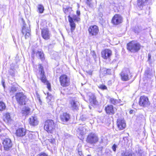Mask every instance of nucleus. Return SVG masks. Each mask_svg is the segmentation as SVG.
Instances as JSON below:
<instances>
[{
    "label": "nucleus",
    "instance_id": "nucleus-1",
    "mask_svg": "<svg viewBox=\"0 0 156 156\" xmlns=\"http://www.w3.org/2000/svg\"><path fill=\"white\" fill-rule=\"evenodd\" d=\"M140 47L139 43L134 41L130 42L127 45V49L133 53L138 51L140 49Z\"/></svg>",
    "mask_w": 156,
    "mask_h": 156
},
{
    "label": "nucleus",
    "instance_id": "nucleus-2",
    "mask_svg": "<svg viewBox=\"0 0 156 156\" xmlns=\"http://www.w3.org/2000/svg\"><path fill=\"white\" fill-rule=\"evenodd\" d=\"M55 128V124L52 120H47L45 122L44 129L48 133H51Z\"/></svg>",
    "mask_w": 156,
    "mask_h": 156
},
{
    "label": "nucleus",
    "instance_id": "nucleus-3",
    "mask_svg": "<svg viewBox=\"0 0 156 156\" xmlns=\"http://www.w3.org/2000/svg\"><path fill=\"white\" fill-rule=\"evenodd\" d=\"M120 74L122 80L124 81L128 80L132 76L129 69L127 68L124 69Z\"/></svg>",
    "mask_w": 156,
    "mask_h": 156
},
{
    "label": "nucleus",
    "instance_id": "nucleus-4",
    "mask_svg": "<svg viewBox=\"0 0 156 156\" xmlns=\"http://www.w3.org/2000/svg\"><path fill=\"white\" fill-rule=\"evenodd\" d=\"M4 150L5 151L10 150L12 146V142L9 138H7L4 139L2 141Z\"/></svg>",
    "mask_w": 156,
    "mask_h": 156
},
{
    "label": "nucleus",
    "instance_id": "nucleus-5",
    "mask_svg": "<svg viewBox=\"0 0 156 156\" xmlns=\"http://www.w3.org/2000/svg\"><path fill=\"white\" fill-rule=\"evenodd\" d=\"M61 85L63 87L68 86L70 84V80L68 76L65 74L62 75L59 78Z\"/></svg>",
    "mask_w": 156,
    "mask_h": 156
},
{
    "label": "nucleus",
    "instance_id": "nucleus-6",
    "mask_svg": "<svg viewBox=\"0 0 156 156\" xmlns=\"http://www.w3.org/2000/svg\"><path fill=\"white\" fill-rule=\"evenodd\" d=\"M16 98L18 103L20 105L26 104V96L23 93H19L16 94Z\"/></svg>",
    "mask_w": 156,
    "mask_h": 156
},
{
    "label": "nucleus",
    "instance_id": "nucleus-7",
    "mask_svg": "<svg viewBox=\"0 0 156 156\" xmlns=\"http://www.w3.org/2000/svg\"><path fill=\"white\" fill-rule=\"evenodd\" d=\"M69 104L72 110H76L78 109L79 102L77 98H71L69 100Z\"/></svg>",
    "mask_w": 156,
    "mask_h": 156
},
{
    "label": "nucleus",
    "instance_id": "nucleus-8",
    "mask_svg": "<svg viewBox=\"0 0 156 156\" xmlns=\"http://www.w3.org/2000/svg\"><path fill=\"white\" fill-rule=\"evenodd\" d=\"M88 31L90 36H95L98 34L99 30L97 26L93 25L90 27Z\"/></svg>",
    "mask_w": 156,
    "mask_h": 156
},
{
    "label": "nucleus",
    "instance_id": "nucleus-9",
    "mask_svg": "<svg viewBox=\"0 0 156 156\" xmlns=\"http://www.w3.org/2000/svg\"><path fill=\"white\" fill-rule=\"evenodd\" d=\"M139 103L140 106L144 107H147L150 104L147 97L144 96L140 97Z\"/></svg>",
    "mask_w": 156,
    "mask_h": 156
},
{
    "label": "nucleus",
    "instance_id": "nucleus-10",
    "mask_svg": "<svg viewBox=\"0 0 156 156\" xmlns=\"http://www.w3.org/2000/svg\"><path fill=\"white\" fill-rule=\"evenodd\" d=\"M112 23L115 25H118L121 23L122 22V18L121 15L116 14L113 17Z\"/></svg>",
    "mask_w": 156,
    "mask_h": 156
},
{
    "label": "nucleus",
    "instance_id": "nucleus-11",
    "mask_svg": "<svg viewBox=\"0 0 156 156\" xmlns=\"http://www.w3.org/2000/svg\"><path fill=\"white\" fill-rule=\"evenodd\" d=\"M26 26V24H23L22 31L23 34H25V39L29 37L30 35V28L29 27H27Z\"/></svg>",
    "mask_w": 156,
    "mask_h": 156
},
{
    "label": "nucleus",
    "instance_id": "nucleus-12",
    "mask_svg": "<svg viewBox=\"0 0 156 156\" xmlns=\"http://www.w3.org/2000/svg\"><path fill=\"white\" fill-rule=\"evenodd\" d=\"M112 55V51L109 49H105L101 52V56L104 59L109 58Z\"/></svg>",
    "mask_w": 156,
    "mask_h": 156
},
{
    "label": "nucleus",
    "instance_id": "nucleus-13",
    "mask_svg": "<svg viewBox=\"0 0 156 156\" xmlns=\"http://www.w3.org/2000/svg\"><path fill=\"white\" fill-rule=\"evenodd\" d=\"M41 34L42 37L46 40L49 39L51 36L50 31L47 28L43 29Z\"/></svg>",
    "mask_w": 156,
    "mask_h": 156
},
{
    "label": "nucleus",
    "instance_id": "nucleus-14",
    "mask_svg": "<svg viewBox=\"0 0 156 156\" xmlns=\"http://www.w3.org/2000/svg\"><path fill=\"white\" fill-rule=\"evenodd\" d=\"M117 125L118 128L120 130L123 129L126 126V124L124 119L122 118L118 119Z\"/></svg>",
    "mask_w": 156,
    "mask_h": 156
},
{
    "label": "nucleus",
    "instance_id": "nucleus-15",
    "mask_svg": "<svg viewBox=\"0 0 156 156\" xmlns=\"http://www.w3.org/2000/svg\"><path fill=\"white\" fill-rule=\"evenodd\" d=\"M70 115L67 113L64 112L61 115L60 118L61 121L63 123H65L68 122L70 119Z\"/></svg>",
    "mask_w": 156,
    "mask_h": 156
},
{
    "label": "nucleus",
    "instance_id": "nucleus-16",
    "mask_svg": "<svg viewBox=\"0 0 156 156\" xmlns=\"http://www.w3.org/2000/svg\"><path fill=\"white\" fill-rule=\"evenodd\" d=\"M87 127L85 126H81L77 130V133L79 136H83L87 133Z\"/></svg>",
    "mask_w": 156,
    "mask_h": 156
},
{
    "label": "nucleus",
    "instance_id": "nucleus-17",
    "mask_svg": "<svg viewBox=\"0 0 156 156\" xmlns=\"http://www.w3.org/2000/svg\"><path fill=\"white\" fill-rule=\"evenodd\" d=\"M18 89L17 85L16 84H13L9 86L8 91L10 95L15 94Z\"/></svg>",
    "mask_w": 156,
    "mask_h": 156
},
{
    "label": "nucleus",
    "instance_id": "nucleus-18",
    "mask_svg": "<svg viewBox=\"0 0 156 156\" xmlns=\"http://www.w3.org/2000/svg\"><path fill=\"white\" fill-rule=\"evenodd\" d=\"M29 121L30 125L34 126L37 125L38 123L37 118L36 116H31L29 119Z\"/></svg>",
    "mask_w": 156,
    "mask_h": 156
},
{
    "label": "nucleus",
    "instance_id": "nucleus-19",
    "mask_svg": "<svg viewBox=\"0 0 156 156\" xmlns=\"http://www.w3.org/2000/svg\"><path fill=\"white\" fill-rule=\"evenodd\" d=\"M89 101L92 104L97 105L98 104V101L96 100V97L95 95L93 94H91L89 95Z\"/></svg>",
    "mask_w": 156,
    "mask_h": 156
},
{
    "label": "nucleus",
    "instance_id": "nucleus-20",
    "mask_svg": "<svg viewBox=\"0 0 156 156\" xmlns=\"http://www.w3.org/2000/svg\"><path fill=\"white\" fill-rule=\"evenodd\" d=\"M68 18L71 27V32H73L75 28L76 24L73 20L72 18L69 15L68 16Z\"/></svg>",
    "mask_w": 156,
    "mask_h": 156
},
{
    "label": "nucleus",
    "instance_id": "nucleus-21",
    "mask_svg": "<svg viewBox=\"0 0 156 156\" xmlns=\"http://www.w3.org/2000/svg\"><path fill=\"white\" fill-rule=\"evenodd\" d=\"M105 110L107 114H113L115 113L114 109L112 105H109L105 107Z\"/></svg>",
    "mask_w": 156,
    "mask_h": 156
},
{
    "label": "nucleus",
    "instance_id": "nucleus-22",
    "mask_svg": "<svg viewBox=\"0 0 156 156\" xmlns=\"http://www.w3.org/2000/svg\"><path fill=\"white\" fill-rule=\"evenodd\" d=\"M26 134V131L24 129H19L16 130V135L17 136H23Z\"/></svg>",
    "mask_w": 156,
    "mask_h": 156
},
{
    "label": "nucleus",
    "instance_id": "nucleus-23",
    "mask_svg": "<svg viewBox=\"0 0 156 156\" xmlns=\"http://www.w3.org/2000/svg\"><path fill=\"white\" fill-rule=\"evenodd\" d=\"M98 140L97 137H87V142L90 144L95 143Z\"/></svg>",
    "mask_w": 156,
    "mask_h": 156
},
{
    "label": "nucleus",
    "instance_id": "nucleus-24",
    "mask_svg": "<svg viewBox=\"0 0 156 156\" xmlns=\"http://www.w3.org/2000/svg\"><path fill=\"white\" fill-rule=\"evenodd\" d=\"M3 120L6 122H10L12 120L11 116L9 113H6L4 115Z\"/></svg>",
    "mask_w": 156,
    "mask_h": 156
},
{
    "label": "nucleus",
    "instance_id": "nucleus-25",
    "mask_svg": "<svg viewBox=\"0 0 156 156\" xmlns=\"http://www.w3.org/2000/svg\"><path fill=\"white\" fill-rule=\"evenodd\" d=\"M22 113L24 115H27L30 114V109L27 107H25L22 108Z\"/></svg>",
    "mask_w": 156,
    "mask_h": 156
},
{
    "label": "nucleus",
    "instance_id": "nucleus-26",
    "mask_svg": "<svg viewBox=\"0 0 156 156\" xmlns=\"http://www.w3.org/2000/svg\"><path fill=\"white\" fill-rule=\"evenodd\" d=\"M40 80L43 83H45L47 82H48L46 79L45 73L40 74Z\"/></svg>",
    "mask_w": 156,
    "mask_h": 156
},
{
    "label": "nucleus",
    "instance_id": "nucleus-27",
    "mask_svg": "<svg viewBox=\"0 0 156 156\" xmlns=\"http://www.w3.org/2000/svg\"><path fill=\"white\" fill-rule=\"evenodd\" d=\"M36 55L42 60L43 59L44 54L42 51H37L36 53Z\"/></svg>",
    "mask_w": 156,
    "mask_h": 156
},
{
    "label": "nucleus",
    "instance_id": "nucleus-28",
    "mask_svg": "<svg viewBox=\"0 0 156 156\" xmlns=\"http://www.w3.org/2000/svg\"><path fill=\"white\" fill-rule=\"evenodd\" d=\"M64 12L65 14L67 15H69L70 16V14L72 12V9L70 8H68L65 9L64 10Z\"/></svg>",
    "mask_w": 156,
    "mask_h": 156
},
{
    "label": "nucleus",
    "instance_id": "nucleus-29",
    "mask_svg": "<svg viewBox=\"0 0 156 156\" xmlns=\"http://www.w3.org/2000/svg\"><path fill=\"white\" fill-rule=\"evenodd\" d=\"M39 71L40 74H42L45 73L44 70V68L43 66L41 64H39L38 65Z\"/></svg>",
    "mask_w": 156,
    "mask_h": 156
},
{
    "label": "nucleus",
    "instance_id": "nucleus-30",
    "mask_svg": "<svg viewBox=\"0 0 156 156\" xmlns=\"http://www.w3.org/2000/svg\"><path fill=\"white\" fill-rule=\"evenodd\" d=\"M5 104L3 102H0V111H2L5 110Z\"/></svg>",
    "mask_w": 156,
    "mask_h": 156
},
{
    "label": "nucleus",
    "instance_id": "nucleus-31",
    "mask_svg": "<svg viewBox=\"0 0 156 156\" xmlns=\"http://www.w3.org/2000/svg\"><path fill=\"white\" fill-rule=\"evenodd\" d=\"M147 0H138L137 5L138 6H143Z\"/></svg>",
    "mask_w": 156,
    "mask_h": 156
},
{
    "label": "nucleus",
    "instance_id": "nucleus-32",
    "mask_svg": "<svg viewBox=\"0 0 156 156\" xmlns=\"http://www.w3.org/2000/svg\"><path fill=\"white\" fill-rule=\"evenodd\" d=\"M121 156H133L132 153H129L126 152H122Z\"/></svg>",
    "mask_w": 156,
    "mask_h": 156
},
{
    "label": "nucleus",
    "instance_id": "nucleus-33",
    "mask_svg": "<svg viewBox=\"0 0 156 156\" xmlns=\"http://www.w3.org/2000/svg\"><path fill=\"white\" fill-rule=\"evenodd\" d=\"M110 102L111 103L114 105H116L119 103V101L114 98H111L110 99Z\"/></svg>",
    "mask_w": 156,
    "mask_h": 156
},
{
    "label": "nucleus",
    "instance_id": "nucleus-34",
    "mask_svg": "<svg viewBox=\"0 0 156 156\" xmlns=\"http://www.w3.org/2000/svg\"><path fill=\"white\" fill-rule=\"evenodd\" d=\"M38 10L39 12V13H43L44 10V7L42 5H38Z\"/></svg>",
    "mask_w": 156,
    "mask_h": 156
},
{
    "label": "nucleus",
    "instance_id": "nucleus-35",
    "mask_svg": "<svg viewBox=\"0 0 156 156\" xmlns=\"http://www.w3.org/2000/svg\"><path fill=\"white\" fill-rule=\"evenodd\" d=\"M38 136L37 132H31L29 133V136Z\"/></svg>",
    "mask_w": 156,
    "mask_h": 156
},
{
    "label": "nucleus",
    "instance_id": "nucleus-36",
    "mask_svg": "<svg viewBox=\"0 0 156 156\" xmlns=\"http://www.w3.org/2000/svg\"><path fill=\"white\" fill-rule=\"evenodd\" d=\"M47 98L48 100V101H51L52 99H53V96L50 93L47 92Z\"/></svg>",
    "mask_w": 156,
    "mask_h": 156
},
{
    "label": "nucleus",
    "instance_id": "nucleus-37",
    "mask_svg": "<svg viewBox=\"0 0 156 156\" xmlns=\"http://www.w3.org/2000/svg\"><path fill=\"white\" fill-rule=\"evenodd\" d=\"M103 69L105 74H106L108 75L111 74V72L110 69H107L105 68Z\"/></svg>",
    "mask_w": 156,
    "mask_h": 156
},
{
    "label": "nucleus",
    "instance_id": "nucleus-38",
    "mask_svg": "<svg viewBox=\"0 0 156 156\" xmlns=\"http://www.w3.org/2000/svg\"><path fill=\"white\" fill-rule=\"evenodd\" d=\"M98 87L100 89L102 90H107V87L106 86H105V85H103V84L100 85L98 86Z\"/></svg>",
    "mask_w": 156,
    "mask_h": 156
},
{
    "label": "nucleus",
    "instance_id": "nucleus-39",
    "mask_svg": "<svg viewBox=\"0 0 156 156\" xmlns=\"http://www.w3.org/2000/svg\"><path fill=\"white\" fill-rule=\"evenodd\" d=\"M73 19V20H74L76 21H79L80 20V18L78 16L76 15H74L73 17H72Z\"/></svg>",
    "mask_w": 156,
    "mask_h": 156
},
{
    "label": "nucleus",
    "instance_id": "nucleus-40",
    "mask_svg": "<svg viewBox=\"0 0 156 156\" xmlns=\"http://www.w3.org/2000/svg\"><path fill=\"white\" fill-rule=\"evenodd\" d=\"M37 156H48V155L45 152H42L39 154Z\"/></svg>",
    "mask_w": 156,
    "mask_h": 156
},
{
    "label": "nucleus",
    "instance_id": "nucleus-41",
    "mask_svg": "<svg viewBox=\"0 0 156 156\" xmlns=\"http://www.w3.org/2000/svg\"><path fill=\"white\" fill-rule=\"evenodd\" d=\"M46 85H47V87L48 88L49 90L50 91L51 90V86L50 83H49L48 81L46 83H45Z\"/></svg>",
    "mask_w": 156,
    "mask_h": 156
},
{
    "label": "nucleus",
    "instance_id": "nucleus-42",
    "mask_svg": "<svg viewBox=\"0 0 156 156\" xmlns=\"http://www.w3.org/2000/svg\"><path fill=\"white\" fill-rule=\"evenodd\" d=\"M86 3L89 7H91V1L92 0H86Z\"/></svg>",
    "mask_w": 156,
    "mask_h": 156
},
{
    "label": "nucleus",
    "instance_id": "nucleus-43",
    "mask_svg": "<svg viewBox=\"0 0 156 156\" xmlns=\"http://www.w3.org/2000/svg\"><path fill=\"white\" fill-rule=\"evenodd\" d=\"M9 72L12 76L15 73L14 70L12 69H10L9 71Z\"/></svg>",
    "mask_w": 156,
    "mask_h": 156
},
{
    "label": "nucleus",
    "instance_id": "nucleus-44",
    "mask_svg": "<svg viewBox=\"0 0 156 156\" xmlns=\"http://www.w3.org/2000/svg\"><path fill=\"white\" fill-rule=\"evenodd\" d=\"M87 136H97L96 134L93 133H91L90 134V135H88Z\"/></svg>",
    "mask_w": 156,
    "mask_h": 156
},
{
    "label": "nucleus",
    "instance_id": "nucleus-45",
    "mask_svg": "<svg viewBox=\"0 0 156 156\" xmlns=\"http://www.w3.org/2000/svg\"><path fill=\"white\" fill-rule=\"evenodd\" d=\"M116 147V145L115 144H114L112 147V149L114 151H115Z\"/></svg>",
    "mask_w": 156,
    "mask_h": 156
},
{
    "label": "nucleus",
    "instance_id": "nucleus-46",
    "mask_svg": "<svg viewBox=\"0 0 156 156\" xmlns=\"http://www.w3.org/2000/svg\"><path fill=\"white\" fill-rule=\"evenodd\" d=\"M78 154L80 156H81L83 155V153L82 151L78 150Z\"/></svg>",
    "mask_w": 156,
    "mask_h": 156
},
{
    "label": "nucleus",
    "instance_id": "nucleus-47",
    "mask_svg": "<svg viewBox=\"0 0 156 156\" xmlns=\"http://www.w3.org/2000/svg\"><path fill=\"white\" fill-rule=\"evenodd\" d=\"M148 60H150L151 58V55L150 53L148 54Z\"/></svg>",
    "mask_w": 156,
    "mask_h": 156
},
{
    "label": "nucleus",
    "instance_id": "nucleus-48",
    "mask_svg": "<svg viewBox=\"0 0 156 156\" xmlns=\"http://www.w3.org/2000/svg\"><path fill=\"white\" fill-rule=\"evenodd\" d=\"M76 14L78 16H80V11L79 10H77L76 11Z\"/></svg>",
    "mask_w": 156,
    "mask_h": 156
},
{
    "label": "nucleus",
    "instance_id": "nucleus-49",
    "mask_svg": "<svg viewBox=\"0 0 156 156\" xmlns=\"http://www.w3.org/2000/svg\"><path fill=\"white\" fill-rule=\"evenodd\" d=\"M51 143H53L55 142V140L53 139V140H51Z\"/></svg>",
    "mask_w": 156,
    "mask_h": 156
},
{
    "label": "nucleus",
    "instance_id": "nucleus-50",
    "mask_svg": "<svg viewBox=\"0 0 156 156\" xmlns=\"http://www.w3.org/2000/svg\"><path fill=\"white\" fill-rule=\"evenodd\" d=\"M133 110H130L129 111V113L130 114H132L133 113Z\"/></svg>",
    "mask_w": 156,
    "mask_h": 156
},
{
    "label": "nucleus",
    "instance_id": "nucleus-51",
    "mask_svg": "<svg viewBox=\"0 0 156 156\" xmlns=\"http://www.w3.org/2000/svg\"><path fill=\"white\" fill-rule=\"evenodd\" d=\"M50 46H53V45L52 44H50L48 46V48H49V47Z\"/></svg>",
    "mask_w": 156,
    "mask_h": 156
},
{
    "label": "nucleus",
    "instance_id": "nucleus-52",
    "mask_svg": "<svg viewBox=\"0 0 156 156\" xmlns=\"http://www.w3.org/2000/svg\"><path fill=\"white\" fill-rule=\"evenodd\" d=\"M65 136H69V134L67 133L66 135H65Z\"/></svg>",
    "mask_w": 156,
    "mask_h": 156
},
{
    "label": "nucleus",
    "instance_id": "nucleus-53",
    "mask_svg": "<svg viewBox=\"0 0 156 156\" xmlns=\"http://www.w3.org/2000/svg\"><path fill=\"white\" fill-rule=\"evenodd\" d=\"M89 73L90 75H91L92 74V72L91 71H89Z\"/></svg>",
    "mask_w": 156,
    "mask_h": 156
},
{
    "label": "nucleus",
    "instance_id": "nucleus-54",
    "mask_svg": "<svg viewBox=\"0 0 156 156\" xmlns=\"http://www.w3.org/2000/svg\"><path fill=\"white\" fill-rule=\"evenodd\" d=\"M2 85H3V87H5L4 83L3 82H2Z\"/></svg>",
    "mask_w": 156,
    "mask_h": 156
},
{
    "label": "nucleus",
    "instance_id": "nucleus-55",
    "mask_svg": "<svg viewBox=\"0 0 156 156\" xmlns=\"http://www.w3.org/2000/svg\"><path fill=\"white\" fill-rule=\"evenodd\" d=\"M87 156H91V155H90V154H89V155H87Z\"/></svg>",
    "mask_w": 156,
    "mask_h": 156
},
{
    "label": "nucleus",
    "instance_id": "nucleus-56",
    "mask_svg": "<svg viewBox=\"0 0 156 156\" xmlns=\"http://www.w3.org/2000/svg\"><path fill=\"white\" fill-rule=\"evenodd\" d=\"M153 156H156V155H154Z\"/></svg>",
    "mask_w": 156,
    "mask_h": 156
}]
</instances>
